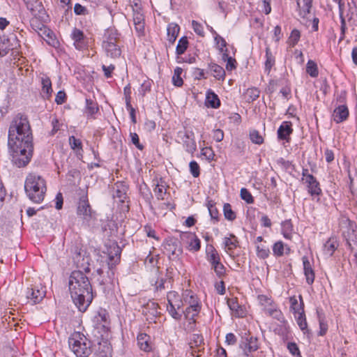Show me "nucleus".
Segmentation results:
<instances>
[{"label":"nucleus","mask_w":357,"mask_h":357,"mask_svg":"<svg viewBox=\"0 0 357 357\" xmlns=\"http://www.w3.org/2000/svg\"><path fill=\"white\" fill-rule=\"evenodd\" d=\"M97 274L100 275L101 279V282L103 284L112 282L114 277V269H107V275H103L104 272L102 269H97L96 270Z\"/></svg>","instance_id":"3c124183"},{"label":"nucleus","mask_w":357,"mask_h":357,"mask_svg":"<svg viewBox=\"0 0 357 357\" xmlns=\"http://www.w3.org/2000/svg\"><path fill=\"white\" fill-rule=\"evenodd\" d=\"M340 246L338 237L335 235L331 236L324 243L323 253L328 257H332Z\"/></svg>","instance_id":"6ab92c4d"},{"label":"nucleus","mask_w":357,"mask_h":357,"mask_svg":"<svg viewBox=\"0 0 357 357\" xmlns=\"http://www.w3.org/2000/svg\"><path fill=\"white\" fill-rule=\"evenodd\" d=\"M42 89L40 94L43 99L49 100L52 97L53 90L52 89V82L48 77L41 78Z\"/></svg>","instance_id":"473e14b6"},{"label":"nucleus","mask_w":357,"mask_h":357,"mask_svg":"<svg viewBox=\"0 0 357 357\" xmlns=\"http://www.w3.org/2000/svg\"><path fill=\"white\" fill-rule=\"evenodd\" d=\"M121 43L120 33L114 27L107 29L103 35L102 44Z\"/></svg>","instance_id":"393cba45"},{"label":"nucleus","mask_w":357,"mask_h":357,"mask_svg":"<svg viewBox=\"0 0 357 357\" xmlns=\"http://www.w3.org/2000/svg\"><path fill=\"white\" fill-rule=\"evenodd\" d=\"M342 222L347 228V231L343 232V237L349 249L352 252L354 249L357 248L356 225L355 222L351 220L349 218H344Z\"/></svg>","instance_id":"9d476101"},{"label":"nucleus","mask_w":357,"mask_h":357,"mask_svg":"<svg viewBox=\"0 0 357 357\" xmlns=\"http://www.w3.org/2000/svg\"><path fill=\"white\" fill-rule=\"evenodd\" d=\"M33 143V135L28 119L20 114L12 121L8 130V146Z\"/></svg>","instance_id":"f03ea898"},{"label":"nucleus","mask_w":357,"mask_h":357,"mask_svg":"<svg viewBox=\"0 0 357 357\" xmlns=\"http://www.w3.org/2000/svg\"><path fill=\"white\" fill-rule=\"evenodd\" d=\"M214 42L215 44L216 48L218 50H222L223 47H225L228 45L226 40L222 37L220 35H217L214 38Z\"/></svg>","instance_id":"774afa93"},{"label":"nucleus","mask_w":357,"mask_h":357,"mask_svg":"<svg viewBox=\"0 0 357 357\" xmlns=\"http://www.w3.org/2000/svg\"><path fill=\"white\" fill-rule=\"evenodd\" d=\"M189 45L188 39L186 36L181 37L177 44L176 48V54L177 56L182 55L186 51Z\"/></svg>","instance_id":"09e8293b"},{"label":"nucleus","mask_w":357,"mask_h":357,"mask_svg":"<svg viewBox=\"0 0 357 357\" xmlns=\"http://www.w3.org/2000/svg\"><path fill=\"white\" fill-rule=\"evenodd\" d=\"M301 36V31L297 29H293L287 39V44L289 45V46L291 47H295L299 42Z\"/></svg>","instance_id":"49530a36"},{"label":"nucleus","mask_w":357,"mask_h":357,"mask_svg":"<svg viewBox=\"0 0 357 357\" xmlns=\"http://www.w3.org/2000/svg\"><path fill=\"white\" fill-rule=\"evenodd\" d=\"M86 112L88 115L92 116L99 110L97 102L91 99L86 98Z\"/></svg>","instance_id":"6e6d98bb"},{"label":"nucleus","mask_w":357,"mask_h":357,"mask_svg":"<svg viewBox=\"0 0 357 357\" xmlns=\"http://www.w3.org/2000/svg\"><path fill=\"white\" fill-rule=\"evenodd\" d=\"M187 248L189 251L196 252L201 248V241L198 236L195 234H190L188 236V241Z\"/></svg>","instance_id":"4c0bfd02"},{"label":"nucleus","mask_w":357,"mask_h":357,"mask_svg":"<svg viewBox=\"0 0 357 357\" xmlns=\"http://www.w3.org/2000/svg\"><path fill=\"white\" fill-rule=\"evenodd\" d=\"M71 37L77 49L82 50L86 46L85 36L82 31L75 28L72 32Z\"/></svg>","instance_id":"c756f323"},{"label":"nucleus","mask_w":357,"mask_h":357,"mask_svg":"<svg viewBox=\"0 0 357 357\" xmlns=\"http://www.w3.org/2000/svg\"><path fill=\"white\" fill-rule=\"evenodd\" d=\"M227 305L236 317H244L246 316L247 311L245 308L238 303L236 298L228 299Z\"/></svg>","instance_id":"bb28decb"},{"label":"nucleus","mask_w":357,"mask_h":357,"mask_svg":"<svg viewBox=\"0 0 357 357\" xmlns=\"http://www.w3.org/2000/svg\"><path fill=\"white\" fill-rule=\"evenodd\" d=\"M192 28L193 29V31H195V33L200 36V37H204L205 36V32H204V26L202 23L199 22L198 21H196V20H192Z\"/></svg>","instance_id":"bf43d9fd"},{"label":"nucleus","mask_w":357,"mask_h":357,"mask_svg":"<svg viewBox=\"0 0 357 357\" xmlns=\"http://www.w3.org/2000/svg\"><path fill=\"white\" fill-rule=\"evenodd\" d=\"M205 103L208 107L213 109L219 108L221 105L218 96L211 89L208 90L206 92Z\"/></svg>","instance_id":"7c9ffc66"},{"label":"nucleus","mask_w":357,"mask_h":357,"mask_svg":"<svg viewBox=\"0 0 357 357\" xmlns=\"http://www.w3.org/2000/svg\"><path fill=\"white\" fill-rule=\"evenodd\" d=\"M26 8L34 16L40 15L44 11L42 2L39 0H23Z\"/></svg>","instance_id":"c85d7f7f"},{"label":"nucleus","mask_w":357,"mask_h":357,"mask_svg":"<svg viewBox=\"0 0 357 357\" xmlns=\"http://www.w3.org/2000/svg\"><path fill=\"white\" fill-rule=\"evenodd\" d=\"M287 348L289 353L296 357H301V353L297 344L294 342L287 343Z\"/></svg>","instance_id":"052dcab7"},{"label":"nucleus","mask_w":357,"mask_h":357,"mask_svg":"<svg viewBox=\"0 0 357 357\" xmlns=\"http://www.w3.org/2000/svg\"><path fill=\"white\" fill-rule=\"evenodd\" d=\"M240 197L241 199L245 201L247 204H253L255 202L254 197L251 192L245 188H242L240 191Z\"/></svg>","instance_id":"13d9d810"},{"label":"nucleus","mask_w":357,"mask_h":357,"mask_svg":"<svg viewBox=\"0 0 357 357\" xmlns=\"http://www.w3.org/2000/svg\"><path fill=\"white\" fill-rule=\"evenodd\" d=\"M259 348V339L256 337L251 336L246 340V342L245 344V347L243 349V356H245V354H251L254 351H256Z\"/></svg>","instance_id":"72a5a7b5"},{"label":"nucleus","mask_w":357,"mask_h":357,"mask_svg":"<svg viewBox=\"0 0 357 357\" xmlns=\"http://www.w3.org/2000/svg\"><path fill=\"white\" fill-rule=\"evenodd\" d=\"M294 132L293 124L291 121H284L282 122L277 131V138L282 141L284 144L290 143L291 135Z\"/></svg>","instance_id":"ddd939ff"},{"label":"nucleus","mask_w":357,"mask_h":357,"mask_svg":"<svg viewBox=\"0 0 357 357\" xmlns=\"http://www.w3.org/2000/svg\"><path fill=\"white\" fill-rule=\"evenodd\" d=\"M265 132L261 134L259 130L252 129L250 130L249 138L250 141L257 145H261L264 143Z\"/></svg>","instance_id":"c03bdc74"},{"label":"nucleus","mask_w":357,"mask_h":357,"mask_svg":"<svg viewBox=\"0 0 357 357\" xmlns=\"http://www.w3.org/2000/svg\"><path fill=\"white\" fill-rule=\"evenodd\" d=\"M183 73V69L180 67H176L174 70V75L172 76V83L176 87H181L183 84V80L181 77Z\"/></svg>","instance_id":"8fccbe9b"},{"label":"nucleus","mask_w":357,"mask_h":357,"mask_svg":"<svg viewBox=\"0 0 357 357\" xmlns=\"http://www.w3.org/2000/svg\"><path fill=\"white\" fill-rule=\"evenodd\" d=\"M12 151V162L17 167H24L26 166L33 155V143L29 144H17L9 146Z\"/></svg>","instance_id":"39448f33"},{"label":"nucleus","mask_w":357,"mask_h":357,"mask_svg":"<svg viewBox=\"0 0 357 357\" xmlns=\"http://www.w3.org/2000/svg\"><path fill=\"white\" fill-rule=\"evenodd\" d=\"M121 43H105L102 44V47L107 56L111 58L119 57L121 54Z\"/></svg>","instance_id":"cd10ccee"},{"label":"nucleus","mask_w":357,"mask_h":357,"mask_svg":"<svg viewBox=\"0 0 357 357\" xmlns=\"http://www.w3.org/2000/svg\"><path fill=\"white\" fill-rule=\"evenodd\" d=\"M24 190L32 202L40 203L47 190L45 181L39 175L29 174L25 181Z\"/></svg>","instance_id":"20e7f679"},{"label":"nucleus","mask_w":357,"mask_h":357,"mask_svg":"<svg viewBox=\"0 0 357 357\" xmlns=\"http://www.w3.org/2000/svg\"><path fill=\"white\" fill-rule=\"evenodd\" d=\"M298 298L300 300L299 303L298 302L296 296H293L289 298L290 310L294 314H297L298 312L301 313L302 312H304V302L303 296L299 295Z\"/></svg>","instance_id":"e433bc0d"},{"label":"nucleus","mask_w":357,"mask_h":357,"mask_svg":"<svg viewBox=\"0 0 357 357\" xmlns=\"http://www.w3.org/2000/svg\"><path fill=\"white\" fill-rule=\"evenodd\" d=\"M260 93L257 87L252 86L243 92V96L246 102H252L259 97Z\"/></svg>","instance_id":"58836bf2"},{"label":"nucleus","mask_w":357,"mask_h":357,"mask_svg":"<svg viewBox=\"0 0 357 357\" xmlns=\"http://www.w3.org/2000/svg\"><path fill=\"white\" fill-rule=\"evenodd\" d=\"M68 285L75 305L79 311H86L93 300L92 287L89 278L80 270H75L70 275Z\"/></svg>","instance_id":"f257e3e1"},{"label":"nucleus","mask_w":357,"mask_h":357,"mask_svg":"<svg viewBox=\"0 0 357 357\" xmlns=\"http://www.w3.org/2000/svg\"><path fill=\"white\" fill-rule=\"evenodd\" d=\"M206 255L207 260L211 263L213 268H225L220 261L221 257L219 252L213 245H206Z\"/></svg>","instance_id":"2eb2a0df"},{"label":"nucleus","mask_w":357,"mask_h":357,"mask_svg":"<svg viewBox=\"0 0 357 357\" xmlns=\"http://www.w3.org/2000/svg\"><path fill=\"white\" fill-rule=\"evenodd\" d=\"M296 10L298 15L303 20L306 19L312 8L313 0H296Z\"/></svg>","instance_id":"aec40b11"},{"label":"nucleus","mask_w":357,"mask_h":357,"mask_svg":"<svg viewBox=\"0 0 357 357\" xmlns=\"http://www.w3.org/2000/svg\"><path fill=\"white\" fill-rule=\"evenodd\" d=\"M26 295L27 298L31 299L33 303H37L44 298L45 291L39 289H28Z\"/></svg>","instance_id":"a19ab883"},{"label":"nucleus","mask_w":357,"mask_h":357,"mask_svg":"<svg viewBox=\"0 0 357 357\" xmlns=\"http://www.w3.org/2000/svg\"><path fill=\"white\" fill-rule=\"evenodd\" d=\"M306 73L313 78L317 77L319 75V68L317 63L309 59L306 64Z\"/></svg>","instance_id":"de8ad7c7"},{"label":"nucleus","mask_w":357,"mask_h":357,"mask_svg":"<svg viewBox=\"0 0 357 357\" xmlns=\"http://www.w3.org/2000/svg\"><path fill=\"white\" fill-rule=\"evenodd\" d=\"M190 172L193 177L197 178L200 175V167L195 160H192L189 164Z\"/></svg>","instance_id":"e2e57ef3"},{"label":"nucleus","mask_w":357,"mask_h":357,"mask_svg":"<svg viewBox=\"0 0 357 357\" xmlns=\"http://www.w3.org/2000/svg\"><path fill=\"white\" fill-rule=\"evenodd\" d=\"M223 213L225 218L229 221H234L236 218V212L233 211L229 203H225L223 206Z\"/></svg>","instance_id":"603ef678"},{"label":"nucleus","mask_w":357,"mask_h":357,"mask_svg":"<svg viewBox=\"0 0 357 357\" xmlns=\"http://www.w3.org/2000/svg\"><path fill=\"white\" fill-rule=\"evenodd\" d=\"M77 213L87 222L96 218V212L92 210L89 202L87 192H85L80 196L77 205Z\"/></svg>","instance_id":"9b49d317"},{"label":"nucleus","mask_w":357,"mask_h":357,"mask_svg":"<svg viewBox=\"0 0 357 357\" xmlns=\"http://www.w3.org/2000/svg\"><path fill=\"white\" fill-rule=\"evenodd\" d=\"M275 65V57L273 54L269 47L265 49V61H264V72L268 75L273 67Z\"/></svg>","instance_id":"2f4dec72"},{"label":"nucleus","mask_w":357,"mask_h":357,"mask_svg":"<svg viewBox=\"0 0 357 357\" xmlns=\"http://www.w3.org/2000/svg\"><path fill=\"white\" fill-rule=\"evenodd\" d=\"M206 206L208 210L212 222L213 224L218 223L220 221V215L216 207L215 202L212 199H209L207 201Z\"/></svg>","instance_id":"f704fd0d"},{"label":"nucleus","mask_w":357,"mask_h":357,"mask_svg":"<svg viewBox=\"0 0 357 357\" xmlns=\"http://www.w3.org/2000/svg\"><path fill=\"white\" fill-rule=\"evenodd\" d=\"M86 337L80 333L73 334L68 340L69 347L77 357H87L91 354L90 342L86 343Z\"/></svg>","instance_id":"0eeeda50"},{"label":"nucleus","mask_w":357,"mask_h":357,"mask_svg":"<svg viewBox=\"0 0 357 357\" xmlns=\"http://www.w3.org/2000/svg\"><path fill=\"white\" fill-rule=\"evenodd\" d=\"M303 268H312L314 264V259L311 252H307L302 257Z\"/></svg>","instance_id":"680f3d73"},{"label":"nucleus","mask_w":357,"mask_h":357,"mask_svg":"<svg viewBox=\"0 0 357 357\" xmlns=\"http://www.w3.org/2000/svg\"><path fill=\"white\" fill-rule=\"evenodd\" d=\"M85 254V252L82 249H76L73 256L74 266L76 268H89L91 265L89 258Z\"/></svg>","instance_id":"412c9836"},{"label":"nucleus","mask_w":357,"mask_h":357,"mask_svg":"<svg viewBox=\"0 0 357 357\" xmlns=\"http://www.w3.org/2000/svg\"><path fill=\"white\" fill-rule=\"evenodd\" d=\"M294 316L300 329L303 332V333H307L308 332V329L305 311L302 312V313L298 312V313L294 314Z\"/></svg>","instance_id":"a18cd8bd"},{"label":"nucleus","mask_w":357,"mask_h":357,"mask_svg":"<svg viewBox=\"0 0 357 357\" xmlns=\"http://www.w3.org/2000/svg\"><path fill=\"white\" fill-rule=\"evenodd\" d=\"M183 145L187 152L193 154L197 151V144L194 135L184 132L182 137Z\"/></svg>","instance_id":"a878e982"},{"label":"nucleus","mask_w":357,"mask_h":357,"mask_svg":"<svg viewBox=\"0 0 357 357\" xmlns=\"http://www.w3.org/2000/svg\"><path fill=\"white\" fill-rule=\"evenodd\" d=\"M239 247L238 238L232 233L228 234L222 239V248L230 256H233L234 250Z\"/></svg>","instance_id":"dca6fc26"},{"label":"nucleus","mask_w":357,"mask_h":357,"mask_svg":"<svg viewBox=\"0 0 357 357\" xmlns=\"http://www.w3.org/2000/svg\"><path fill=\"white\" fill-rule=\"evenodd\" d=\"M301 181L305 185L307 193L312 199L319 201L320 196L322 195L320 183L313 174L310 173L307 168L302 169Z\"/></svg>","instance_id":"423d86ee"},{"label":"nucleus","mask_w":357,"mask_h":357,"mask_svg":"<svg viewBox=\"0 0 357 357\" xmlns=\"http://www.w3.org/2000/svg\"><path fill=\"white\" fill-rule=\"evenodd\" d=\"M283 33L280 25H276L273 30V39L275 43H279L282 38Z\"/></svg>","instance_id":"338daca9"},{"label":"nucleus","mask_w":357,"mask_h":357,"mask_svg":"<svg viewBox=\"0 0 357 357\" xmlns=\"http://www.w3.org/2000/svg\"><path fill=\"white\" fill-rule=\"evenodd\" d=\"M256 254L259 258L265 259L270 255V250L266 245V241L261 236H257L255 241Z\"/></svg>","instance_id":"4be33fe9"},{"label":"nucleus","mask_w":357,"mask_h":357,"mask_svg":"<svg viewBox=\"0 0 357 357\" xmlns=\"http://www.w3.org/2000/svg\"><path fill=\"white\" fill-rule=\"evenodd\" d=\"M180 27L174 23L169 24L167 28L168 40L170 43H174L178 35Z\"/></svg>","instance_id":"37998d69"},{"label":"nucleus","mask_w":357,"mask_h":357,"mask_svg":"<svg viewBox=\"0 0 357 357\" xmlns=\"http://www.w3.org/2000/svg\"><path fill=\"white\" fill-rule=\"evenodd\" d=\"M115 249L116 250L114 255H109L107 256V264L109 266V268H113L114 266H116L120 261L119 247L116 246Z\"/></svg>","instance_id":"4d7b16f0"},{"label":"nucleus","mask_w":357,"mask_h":357,"mask_svg":"<svg viewBox=\"0 0 357 357\" xmlns=\"http://www.w3.org/2000/svg\"><path fill=\"white\" fill-rule=\"evenodd\" d=\"M137 344L139 348L144 351H150L152 349L150 336L146 334L141 333L137 336Z\"/></svg>","instance_id":"ea45409f"},{"label":"nucleus","mask_w":357,"mask_h":357,"mask_svg":"<svg viewBox=\"0 0 357 357\" xmlns=\"http://www.w3.org/2000/svg\"><path fill=\"white\" fill-rule=\"evenodd\" d=\"M20 46L17 36L14 33L9 37L0 36V56H4L10 50L17 49Z\"/></svg>","instance_id":"f8f14e48"},{"label":"nucleus","mask_w":357,"mask_h":357,"mask_svg":"<svg viewBox=\"0 0 357 357\" xmlns=\"http://www.w3.org/2000/svg\"><path fill=\"white\" fill-rule=\"evenodd\" d=\"M167 310L169 314L175 319L179 320L181 314L177 311L183 306V297L174 291H171L167 295Z\"/></svg>","instance_id":"1a4fd4ad"},{"label":"nucleus","mask_w":357,"mask_h":357,"mask_svg":"<svg viewBox=\"0 0 357 357\" xmlns=\"http://www.w3.org/2000/svg\"><path fill=\"white\" fill-rule=\"evenodd\" d=\"M280 232L286 240H292L294 234V227L291 219L282 221L280 223Z\"/></svg>","instance_id":"5701e85b"},{"label":"nucleus","mask_w":357,"mask_h":357,"mask_svg":"<svg viewBox=\"0 0 357 357\" xmlns=\"http://www.w3.org/2000/svg\"><path fill=\"white\" fill-rule=\"evenodd\" d=\"M274 333L279 335L283 341H286L290 338L291 331L289 326L287 322L279 324L274 328Z\"/></svg>","instance_id":"c9c22d12"},{"label":"nucleus","mask_w":357,"mask_h":357,"mask_svg":"<svg viewBox=\"0 0 357 357\" xmlns=\"http://www.w3.org/2000/svg\"><path fill=\"white\" fill-rule=\"evenodd\" d=\"M183 305H188L183 312L185 328L195 329L197 318L202 310V302L197 295L191 289H185L182 293Z\"/></svg>","instance_id":"7ed1b4c3"},{"label":"nucleus","mask_w":357,"mask_h":357,"mask_svg":"<svg viewBox=\"0 0 357 357\" xmlns=\"http://www.w3.org/2000/svg\"><path fill=\"white\" fill-rule=\"evenodd\" d=\"M342 105L336 107L332 114V118L336 123H340L347 121L349 116V108L346 104V97L342 98Z\"/></svg>","instance_id":"4468645a"},{"label":"nucleus","mask_w":357,"mask_h":357,"mask_svg":"<svg viewBox=\"0 0 357 357\" xmlns=\"http://www.w3.org/2000/svg\"><path fill=\"white\" fill-rule=\"evenodd\" d=\"M272 251L273 256L276 258L289 255L292 252L291 246L281 240L274 242L272 245Z\"/></svg>","instance_id":"a211bd4d"},{"label":"nucleus","mask_w":357,"mask_h":357,"mask_svg":"<svg viewBox=\"0 0 357 357\" xmlns=\"http://www.w3.org/2000/svg\"><path fill=\"white\" fill-rule=\"evenodd\" d=\"M223 61L227 62L225 68L226 70H227L228 72H231L232 70H236L237 68L238 63L234 56L229 57Z\"/></svg>","instance_id":"0e129e2a"},{"label":"nucleus","mask_w":357,"mask_h":357,"mask_svg":"<svg viewBox=\"0 0 357 357\" xmlns=\"http://www.w3.org/2000/svg\"><path fill=\"white\" fill-rule=\"evenodd\" d=\"M163 253L169 260L176 261L182 253L181 243L177 238L169 237L162 244Z\"/></svg>","instance_id":"6e6552de"},{"label":"nucleus","mask_w":357,"mask_h":357,"mask_svg":"<svg viewBox=\"0 0 357 357\" xmlns=\"http://www.w3.org/2000/svg\"><path fill=\"white\" fill-rule=\"evenodd\" d=\"M133 12V22L135 26V29L138 32L143 31L144 29V16L142 13V10Z\"/></svg>","instance_id":"79ce46f5"},{"label":"nucleus","mask_w":357,"mask_h":357,"mask_svg":"<svg viewBox=\"0 0 357 357\" xmlns=\"http://www.w3.org/2000/svg\"><path fill=\"white\" fill-rule=\"evenodd\" d=\"M95 354L98 357H112V349L107 340L98 341L93 344Z\"/></svg>","instance_id":"f3484780"},{"label":"nucleus","mask_w":357,"mask_h":357,"mask_svg":"<svg viewBox=\"0 0 357 357\" xmlns=\"http://www.w3.org/2000/svg\"><path fill=\"white\" fill-rule=\"evenodd\" d=\"M219 52L222 54V59L225 60L229 57L235 56L236 49L233 45H228L222 50H220Z\"/></svg>","instance_id":"864d4df0"},{"label":"nucleus","mask_w":357,"mask_h":357,"mask_svg":"<svg viewBox=\"0 0 357 357\" xmlns=\"http://www.w3.org/2000/svg\"><path fill=\"white\" fill-rule=\"evenodd\" d=\"M208 70L211 75L217 80L223 82L226 77L225 70L215 62L208 63Z\"/></svg>","instance_id":"b1692460"},{"label":"nucleus","mask_w":357,"mask_h":357,"mask_svg":"<svg viewBox=\"0 0 357 357\" xmlns=\"http://www.w3.org/2000/svg\"><path fill=\"white\" fill-rule=\"evenodd\" d=\"M153 84V80L146 79L142 84L139 89V93L142 96H145L147 92H150L152 84Z\"/></svg>","instance_id":"69168bd1"},{"label":"nucleus","mask_w":357,"mask_h":357,"mask_svg":"<svg viewBox=\"0 0 357 357\" xmlns=\"http://www.w3.org/2000/svg\"><path fill=\"white\" fill-rule=\"evenodd\" d=\"M200 153L209 162L215 160V154L211 146L202 148Z\"/></svg>","instance_id":"5fc2aeb1"}]
</instances>
